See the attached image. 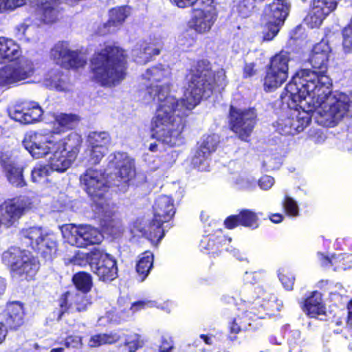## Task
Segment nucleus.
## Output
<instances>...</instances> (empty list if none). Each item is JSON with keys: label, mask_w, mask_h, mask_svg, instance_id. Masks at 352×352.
<instances>
[{"label": "nucleus", "mask_w": 352, "mask_h": 352, "mask_svg": "<svg viewBox=\"0 0 352 352\" xmlns=\"http://www.w3.org/2000/svg\"><path fill=\"white\" fill-rule=\"evenodd\" d=\"M80 182L84 190L94 199V208L97 202L107 200L103 197L109 186L103 170L93 167L87 168L80 175Z\"/></svg>", "instance_id": "1a4fd4ad"}, {"label": "nucleus", "mask_w": 352, "mask_h": 352, "mask_svg": "<svg viewBox=\"0 0 352 352\" xmlns=\"http://www.w3.org/2000/svg\"><path fill=\"white\" fill-rule=\"evenodd\" d=\"M54 118V131L52 133L55 135L74 128L80 120L77 115L72 113H57Z\"/></svg>", "instance_id": "7c9ffc66"}, {"label": "nucleus", "mask_w": 352, "mask_h": 352, "mask_svg": "<svg viewBox=\"0 0 352 352\" xmlns=\"http://www.w3.org/2000/svg\"><path fill=\"white\" fill-rule=\"evenodd\" d=\"M255 65L254 63H246L243 69V75L245 77H250L255 74Z\"/></svg>", "instance_id": "69168bd1"}, {"label": "nucleus", "mask_w": 352, "mask_h": 352, "mask_svg": "<svg viewBox=\"0 0 352 352\" xmlns=\"http://www.w3.org/2000/svg\"><path fill=\"white\" fill-rule=\"evenodd\" d=\"M256 117L257 114L254 108L240 109L231 107L230 129L241 140L248 141L256 124Z\"/></svg>", "instance_id": "ddd939ff"}, {"label": "nucleus", "mask_w": 352, "mask_h": 352, "mask_svg": "<svg viewBox=\"0 0 352 352\" xmlns=\"http://www.w3.org/2000/svg\"><path fill=\"white\" fill-rule=\"evenodd\" d=\"M289 344L295 348L296 346L300 345L301 343V333L298 330H294L291 332L290 337L288 340Z\"/></svg>", "instance_id": "680f3d73"}, {"label": "nucleus", "mask_w": 352, "mask_h": 352, "mask_svg": "<svg viewBox=\"0 0 352 352\" xmlns=\"http://www.w3.org/2000/svg\"><path fill=\"white\" fill-rule=\"evenodd\" d=\"M217 19V12L213 0H199L188 22L189 28L199 34L208 32Z\"/></svg>", "instance_id": "9d476101"}, {"label": "nucleus", "mask_w": 352, "mask_h": 352, "mask_svg": "<svg viewBox=\"0 0 352 352\" xmlns=\"http://www.w3.org/2000/svg\"><path fill=\"white\" fill-rule=\"evenodd\" d=\"M34 73V63L28 59L0 68V87H9L32 77Z\"/></svg>", "instance_id": "4468645a"}, {"label": "nucleus", "mask_w": 352, "mask_h": 352, "mask_svg": "<svg viewBox=\"0 0 352 352\" xmlns=\"http://www.w3.org/2000/svg\"><path fill=\"white\" fill-rule=\"evenodd\" d=\"M57 142L58 138L54 133L41 131H30L23 140L25 148L35 159L44 157L51 153Z\"/></svg>", "instance_id": "9b49d317"}, {"label": "nucleus", "mask_w": 352, "mask_h": 352, "mask_svg": "<svg viewBox=\"0 0 352 352\" xmlns=\"http://www.w3.org/2000/svg\"><path fill=\"white\" fill-rule=\"evenodd\" d=\"M72 280L77 289L84 294L88 292L92 286L91 277L88 273H77L73 276Z\"/></svg>", "instance_id": "de8ad7c7"}, {"label": "nucleus", "mask_w": 352, "mask_h": 352, "mask_svg": "<svg viewBox=\"0 0 352 352\" xmlns=\"http://www.w3.org/2000/svg\"><path fill=\"white\" fill-rule=\"evenodd\" d=\"M6 2V11H12L23 6L25 3V0H7Z\"/></svg>", "instance_id": "e2e57ef3"}, {"label": "nucleus", "mask_w": 352, "mask_h": 352, "mask_svg": "<svg viewBox=\"0 0 352 352\" xmlns=\"http://www.w3.org/2000/svg\"><path fill=\"white\" fill-rule=\"evenodd\" d=\"M279 279L287 290H292L294 283V278L289 274H279Z\"/></svg>", "instance_id": "052dcab7"}, {"label": "nucleus", "mask_w": 352, "mask_h": 352, "mask_svg": "<svg viewBox=\"0 0 352 352\" xmlns=\"http://www.w3.org/2000/svg\"><path fill=\"white\" fill-rule=\"evenodd\" d=\"M88 148H107L111 143V137L106 131H92L87 136Z\"/></svg>", "instance_id": "4c0bfd02"}, {"label": "nucleus", "mask_w": 352, "mask_h": 352, "mask_svg": "<svg viewBox=\"0 0 352 352\" xmlns=\"http://www.w3.org/2000/svg\"><path fill=\"white\" fill-rule=\"evenodd\" d=\"M209 156L198 148L192 157L191 163L199 170H208Z\"/></svg>", "instance_id": "3c124183"}, {"label": "nucleus", "mask_w": 352, "mask_h": 352, "mask_svg": "<svg viewBox=\"0 0 352 352\" xmlns=\"http://www.w3.org/2000/svg\"><path fill=\"white\" fill-rule=\"evenodd\" d=\"M194 42V38L187 32L179 34L177 39V45L182 50L190 47L193 45Z\"/></svg>", "instance_id": "4d7b16f0"}, {"label": "nucleus", "mask_w": 352, "mask_h": 352, "mask_svg": "<svg viewBox=\"0 0 352 352\" xmlns=\"http://www.w3.org/2000/svg\"><path fill=\"white\" fill-rule=\"evenodd\" d=\"M322 3L314 2V6L309 15L306 17V21L308 25L311 28H317L320 26L324 19L332 12V5L330 4L329 8L322 7Z\"/></svg>", "instance_id": "f704fd0d"}, {"label": "nucleus", "mask_w": 352, "mask_h": 352, "mask_svg": "<svg viewBox=\"0 0 352 352\" xmlns=\"http://www.w3.org/2000/svg\"><path fill=\"white\" fill-rule=\"evenodd\" d=\"M50 56L56 64L66 69L81 67L87 62L82 54L72 50L66 42L56 43L51 50Z\"/></svg>", "instance_id": "dca6fc26"}, {"label": "nucleus", "mask_w": 352, "mask_h": 352, "mask_svg": "<svg viewBox=\"0 0 352 352\" xmlns=\"http://www.w3.org/2000/svg\"><path fill=\"white\" fill-rule=\"evenodd\" d=\"M256 181L248 175L239 176L236 178L235 184L239 188L245 190H251L256 186Z\"/></svg>", "instance_id": "5fc2aeb1"}, {"label": "nucleus", "mask_w": 352, "mask_h": 352, "mask_svg": "<svg viewBox=\"0 0 352 352\" xmlns=\"http://www.w3.org/2000/svg\"><path fill=\"white\" fill-rule=\"evenodd\" d=\"M157 307L156 302L152 300H140L133 303L127 302L123 307L119 306L118 308L106 314V317L109 322L120 323L129 319L137 311L146 307Z\"/></svg>", "instance_id": "412c9836"}, {"label": "nucleus", "mask_w": 352, "mask_h": 352, "mask_svg": "<svg viewBox=\"0 0 352 352\" xmlns=\"http://www.w3.org/2000/svg\"><path fill=\"white\" fill-rule=\"evenodd\" d=\"M43 110L36 102L16 105L9 111L10 118L20 123L28 124L38 121L43 114Z\"/></svg>", "instance_id": "4be33fe9"}, {"label": "nucleus", "mask_w": 352, "mask_h": 352, "mask_svg": "<svg viewBox=\"0 0 352 352\" xmlns=\"http://www.w3.org/2000/svg\"><path fill=\"white\" fill-rule=\"evenodd\" d=\"M173 349L172 340L163 338L159 348V352H171Z\"/></svg>", "instance_id": "0e129e2a"}, {"label": "nucleus", "mask_w": 352, "mask_h": 352, "mask_svg": "<svg viewBox=\"0 0 352 352\" xmlns=\"http://www.w3.org/2000/svg\"><path fill=\"white\" fill-rule=\"evenodd\" d=\"M59 308L54 311L56 319L60 320L65 313L85 311L91 305L86 294L77 291H68L63 294L58 300Z\"/></svg>", "instance_id": "6ab92c4d"}, {"label": "nucleus", "mask_w": 352, "mask_h": 352, "mask_svg": "<svg viewBox=\"0 0 352 352\" xmlns=\"http://www.w3.org/2000/svg\"><path fill=\"white\" fill-rule=\"evenodd\" d=\"M154 221L158 225L170 221L175 213L173 199L167 195L158 196L153 205Z\"/></svg>", "instance_id": "5701e85b"}, {"label": "nucleus", "mask_w": 352, "mask_h": 352, "mask_svg": "<svg viewBox=\"0 0 352 352\" xmlns=\"http://www.w3.org/2000/svg\"><path fill=\"white\" fill-rule=\"evenodd\" d=\"M3 262L9 265L14 276L32 279L39 268L38 261L30 253L13 248L3 252Z\"/></svg>", "instance_id": "423d86ee"}, {"label": "nucleus", "mask_w": 352, "mask_h": 352, "mask_svg": "<svg viewBox=\"0 0 352 352\" xmlns=\"http://www.w3.org/2000/svg\"><path fill=\"white\" fill-rule=\"evenodd\" d=\"M50 172L47 164L37 163L31 170V181L37 185H45L49 182Z\"/></svg>", "instance_id": "a19ab883"}, {"label": "nucleus", "mask_w": 352, "mask_h": 352, "mask_svg": "<svg viewBox=\"0 0 352 352\" xmlns=\"http://www.w3.org/2000/svg\"><path fill=\"white\" fill-rule=\"evenodd\" d=\"M318 256L324 266H327L329 263L333 265H336L337 262H342L341 265L336 266V270L342 269L345 270L346 269L352 268V254L347 255L346 256H342V258H340L341 256H339L337 258H329V257L325 256L324 254L318 253Z\"/></svg>", "instance_id": "a18cd8bd"}, {"label": "nucleus", "mask_w": 352, "mask_h": 352, "mask_svg": "<svg viewBox=\"0 0 352 352\" xmlns=\"http://www.w3.org/2000/svg\"><path fill=\"white\" fill-rule=\"evenodd\" d=\"M258 218L256 214L250 210H243L239 214L231 215L224 221L226 227L233 229L238 226L256 228L258 226Z\"/></svg>", "instance_id": "b1692460"}, {"label": "nucleus", "mask_w": 352, "mask_h": 352, "mask_svg": "<svg viewBox=\"0 0 352 352\" xmlns=\"http://www.w3.org/2000/svg\"><path fill=\"white\" fill-rule=\"evenodd\" d=\"M289 60V54L287 52L281 51L272 58L270 68L288 74Z\"/></svg>", "instance_id": "c03bdc74"}, {"label": "nucleus", "mask_w": 352, "mask_h": 352, "mask_svg": "<svg viewBox=\"0 0 352 352\" xmlns=\"http://www.w3.org/2000/svg\"><path fill=\"white\" fill-rule=\"evenodd\" d=\"M173 3L176 4L179 8H185L188 6L192 5L194 3H197V0H170Z\"/></svg>", "instance_id": "338daca9"}, {"label": "nucleus", "mask_w": 352, "mask_h": 352, "mask_svg": "<svg viewBox=\"0 0 352 352\" xmlns=\"http://www.w3.org/2000/svg\"><path fill=\"white\" fill-rule=\"evenodd\" d=\"M265 294L263 288L259 286L248 285L243 287L240 294V313L230 324L231 333L237 334L242 331L248 330L252 322L261 317V311L272 307V302L270 300L265 303V300L263 297Z\"/></svg>", "instance_id": "20e7f679"}, {"label": "nucleus", "mask_w": 352, "mask_h": 352, "mask_svg": "<svg viewBox=\"0 0 352 352\" xmlns=\"http://www.w3.org/2000/svg\"><path fill=\"white\" fill-rule=\"evenodd\" d=\"M283 206L288 215L291 217H297L298 215V206L293 198L288 195H285L283 202Z\"/></svg>", "instance_id": "864d4df0"}, {"label": "nucleus", "mask_w": 352, "mask_h": 352, "mask_svg": "<svg viewBox=\"0 0 352 352\" xmlns=\"http://www.w3.org/2000/svg\"><path fill=\"white\" fill-rule=\"evenodd\" d=\"M94 248L89 252L76 251L73 256H68L65 258L64 261L66 265H74L80 267H85L89 265L91 267V262L94 261L93 253Z\"/></svg>", "instance_id": "ea45409f"}, {"label": "nucleus", "mask_w": 352, "mask_h": 352, "mask_svg": "<svg viewBox=\"0 0 352 352\" xmlns=\"http://www.w3.org/2000/svg\"><path fill=\"white\" fill-rule=\"evenodd\" d=\"M21 55V47L14 40L0 37V64L14 61Z\"/></svg>", "instance_id": "c85d7f7f"}, {"label": "nucleus", "mask_w": 352, "mask_h": 352, "mask_svg": "<svg viewBox=\"0 0 352 352\" xmlns=\"http://www.w3.org/2000/svg\"><path fill=\"white\" fill-rule=\"evenodd\" d=\"M61 232L68 243L78 248L98 244L103 239L100 231L90 225L67 224L62 226Z\"/></svg>", "instance_id": "6e6552de"}, {"label": "nucleus", "mask_w": 352, "mask_h": 352, "mask_svg": "<svg viewBox=\"0 0 352 352\" xmlns=\"http://www.w3.org/2000/svg\"><path fill=\"white\" fill-rule=\"evenodd\" d=\"M43 85L50 89L66 92L70 90L71 85L65 76L58 69H52L45 76Z\"/></svg>", "instance_id": "393cba45"}, {"label": "nucleus", "mask_w": 352, "mask_h": 352, "mask_svg": "<svg viewBox=\"0 0 352 352\" xmlns=\"http://www.w3.org/2000/svg\"><path fill=\"white\" fill-rule=\"evenodd\" d=\"M144 342L142 336L135 333L127 334L124 338V345L129 352H135L143 346Z\"/></svg>", "instance_id": "8fccbe9b"}, {"label": "nucleus", "mask_w": 352, "mask_h": 352, "mask_svg": "<svg viewBox=\"0 0 352 352\" xmlns=\"http://www.w3.org/2000/svg\"><path fill=\"white\" fill-rule=\"evenodd\" d=\"M108 160L109 166L118 170L117 177L120 183L116 185L122 186L121 190L125 191L126 187L131 184L135 177L134 160L126 153L117 152L109 155Z\"/></svg>", "instance_id": "2eb2a0df"}, {"label": "nucleus", "mask_w": 352, "mask_h": 352, "mask_svg": "<svg viewBox=\"0 0 352 352\" xmlns=\"http://www.w3.org/2000/svg\"><path fill=\"white\" fill-rule=\"evenodd\" d=\"M6 322L11 329H17L24 323V310L19 302H12L7 305Z\"/></svg>", "instance_id": "c756f323"}, {"label": "nucleus", "mask_w": 352, "mask_h": 352, "mask_svg": "<svg viewBox=\"0 0 352 352\" xmlns=\"http://www.w3.org/2000/svg\"><path fill=\"white\" fill-rule=\"evenodd\" d=\"M342 48L345 54L352 53V29L345 28L342 32Z\"/></svg>", "instance_id": "6e6d98bb"}, {"label": "nucleus", "mask_w": 352, "mask_h": 352, "mask_svg": "<svg viewBox=\"0 0 352 352\" xmlns=\"http://www.w3.org/2000/svg\"><path fill=\"white\" fill-rule=\"evenodd\" d=\"M91 65L94 79L102 86H116L125 78L126 55L117 46L107 45L96 53Z\"/></svg>", "instance_id": "7ed1b4c3"}, {"label": "nucleus", "mask_w": 352, "mask_h": 352, "mask_svg": "<svg viewBox=\"0 0 352 352\" xmlns=\"http://www.w3.org/2000/svg\"><path fill=\"white\" fill-rule=\"evenodd\" d=\"M100 219L104 230L112 236H117L123 231L122 223L116 214V206L109 200L97 202L94 208Z\"/></svg>", "instance_id": "f3484780"}, {"label": "nucleus", "mask_w": 352, "mask_h": 352, "mask_svg": "<svg viewBox=\"0 0 352 352\" xmlns=\"http://www.w3.org/2000/svg\"><path fill=\"white\" fill-rule=\"evenodd\" d=\"M28 202L25 199H12L0 205L1 224L6 228L15 226L19 219L28 208Z\"/></svg>", "instance_id": "aec40b11"}, {"label": "nucleus", "mask_w": 352, "mask_h": 352, "mask_svg": "<svg viewBox=\"0 0 352 352\" xmlns=\"http://www.w3.org/2000/svg\"><path fill=\"white\" fill-rule=\"evenodd\" d=\"M65 345L67 348L79 349L82 346V339L80 336H68L65 339Z\"/></svg>", "instance_id": "13d9d810"}, {"label": "nucleus", "mask_w": 352, "mask_h": 352, "mask_svg": "<svg viewBox=\"0 0 352 352\" xmlns=\"http://www.w3.org/2000/svg\"><path fill=\"white\" fill-rule=\"evenodd\" d=\"M30 21V19H27L23 23L17 25L15 27L16 36L25 42L36 43L39 41V36L38 34L32 35V32H34V28L30 26L28 22Z\"/></svg>", "instance_id": "58836bf2"}, {"label": "nucleus", "mask_w": 352, "mask_h": 352, "mask_svg": "<svg viewBox=\"0 0 352 352\" xmlns=\"http://www.w3.org/2000/svg\"><path fill=\"white\" fill-rule=\"evenodd\" d=\"M285 91L281 96L283 102H288L291 100L294 103L299 102L300 107L303 108V109L301 111L296 109L294 110L290 116L278 119L275 127L276 130L279 133L285 135H294L302 131L311 122V117H314L316 119L318 124L324 126H333L340 121L336 120L331 125H325L320 123L318 120L319 114L317 113V111L320 109L319 106L315 107L309 104L308 103H306L304 98H300V100L296 101L287 94L288 93L286 91V88L285 89Z\"/></svg>", "instance_id": "39448f33"}, {"label": "nucleus", "mask_w": 352, "mask_h": 352, "mask_svg": "<svg viewBox=\"0 0 352 352\" xmlns=\"http://www.w3.org/2000/svg\"><path fill=\"white\" fill-rule=\"evenodd\" d=\"M219 142V138L216 134L204 135L199 149L206 155H210L215 151Z\"/></svg>", "instance_id": "09e8293b"}, {"label": "nucleus", "mask_w": 352, "mask_h": 352, "mask_svg": "<svg viewBox=\"0 0 352 352\" xmlns=\"http://www.w3.org/2000/svg\"><path fill=\"white\" fill-rule=\"evenodd\" d=\"M170 69L162 65L148 68L142 74L146 87L144 100L145 103H158L156 114L151 120L152 137L175 146L182 142V116L185 111L195 108L204 96L208 97L214 85H223L225 73L221 70L214 74L208 62H198L180 102L170 91Z\"/></svg>", "instance_id": "f257e3e1"}, {"label": "nucleus", "mask_w": 352, "mask_h": 352, "mask_svg": "<svg viewBox=\"0 0 352 352\" xmlns=\"http://www.w3.org/2000/svg\"><path fill=\"white\" fill-rule=\"evenodd\" d=\"M259 187L265 190H267L274 184V179L269 175L263 176L258 181Z\"/></svg>", "instance_id": "bf43d9fd"}, {"label": "nucleus", "mask_w": 352, "mask_h": 352, "mask_svg": "<svg viewBox=\"0 0 352 352\" xmlns=\"http://www.w3.org/2000/svg\"><path fill=\"white\" fill-rule=\"evenodd\" d=\"M288 77L287 73H283L274 70L269 67L264 80V87L265 90L271 91L277 89L285 82Z\"/></svg>", "instance_id": "c9c22d12"}, {"label": "nucleus", "mask_w": 352, "mask_h": 352, "mask_svg": "<svg viewBox=\"0 0 352 352\" xmlns=\"http://www.w3.org/2000/svg\"><path fill=\"white\" fill-rule=\"evenodd\" d=\"M331 48L328 42L322 40L316 44L309 57L314 69H303L296 73L286 85L288 96L298 101L304 98L306 103L320 107L318 122L331 125L341 120L348 113L352 115V96L343 93L331 94V80L326 74Z\"/></svg>", "instance_id": "f03ea898"}, {"label": "nucleus", "mask_w": 352, "mask_h": 352, "mask_svg": "<svg viewBox=\"0 0 352 352\" xmlns=\"http://www.w3.org/2000/svg\"><path fill=\"white\" fill-rule=\"evenodd\" d=\"M163 45L164 43L160 38L157 39L155 42L143 45L144 56H138V50H133L132 55L134 60L140 64L147 63L152 56L160 54Z\"/></svg>", "instance_id": "473e14b6"}, {"label": "nucleus", "mask_w": 352, "mask_h": 352, "mask_svg": "<svg viewBox=\"0 0 352 352\" xmlns=\"http://www.w3.org/2000/svg\"><path fill=\"white\" fill-rule=\"evenodd\" d=\"M304 310L311 318L323 319L326 316V307L322 298V294L314 292L305 301Z\"/></svg>", "instance_id": "cd10ccee"}, {"label": "nucleus", "mask_w": 352, "mask_h": 352, "mask_svg": "<svg viewBox=\"0 0 352 352\" xmlns=\"http://www.w3.org/2000/svg\"><path fill=\"white\" fill-rule=\"evenodd\" d=\"M108 152L107 148H88L87 153L89 156V162L92 164H99L102 158L106 155Z\"/></svg>", "instance_id": "603ef678"}, {"label": "nucleus", "mask_w": 352, "mask_h": 352, "mask_svg": "<svg viewBox=\"0 0 352 352\" xmlns=\"http://www.w3.org/2000/svg\"><path fill=\"white\" fill-rule=\"evenodd\" d=\"M94 261L91 269L100 280L111 281L117 276L118 269L115 259L102 249L95 248L93 253Z\"/></svg>", "instance_id": "a211bd4d"}, {"label": "nucleus", "mask_w": 352, "mask_h": 352, "mask_svg": "<svg viewBox=\"0 0 352 352\" xmlns=\"http://www.w3.org/2000/svg\"><path fill=\"white\" fill-rule=\"evenodd\" d=\"M161 226L162 225H158L157 222L154 221L153 219L148 226L144 228L143 234L152 242L156 241L158 243L164 235V232Z\"/></svg>", "instance_id": "49530a36"}, {"label": "nucleus", "mask_w": 352, "mask_h": 352, "mask_svg": "<svg viewBox=\"0 0 352 352\" xmlns=\"http://www.w3.org/2000/svg\"><path fill=\"white\" fill-rule=\"evenodd\" d=\"M130 14V8L126 6L118 7L113 8L109 12V19L107 23L104 25L107 28V31L104 30L101 32L106 34L107 32L114 30V28L121 25L125 19Z\"/></svg>", "instance_id": "2f4dec72"}, {"label": "nucleus", "mask_w": 352, "mask_h": 352, "mask_svg": "<svg viewBox=\"0 0 352 352\" xmlns=\"http://www.w3.org/2000/svg\"><path fill=\"white\" fill-rule=\"evenodd\" d=\"M288 77L287 73H283L274 70L269 67L264 80V87L265 90L271 91L277 89L285 82Z\"/></svg>", "instance_id": "e433bc0d"}, {"label": "nucleus", "mask_w": 352, "mask_h": 352, "mask_svg": "<svg viewBox=\"0 0 352 352\" xmlns=\"http://www.w3.org/2000/svg\"><path fill=\"white\" fill-rule=\"evenodd\" d=\"M23 242L41 253L46 259L52 258L57 250V239L53 233H48L41 227L32 226L21 231Z\"/></svg>", "instance_id": "0eeeda50"}, {"label": "nucleus", "mask_w": 352, "mask_h": 352, "mask_svg": "<svg viewBox=\"0 0 352 352\" xmlns=\"http://www.w3.org/2000/svg\"><path fill=\"white\" fill-rule=\"evenodd\" d=\"M56 146L55 149L51 153L52 155L49 159V167L51 170L63 173L71 166L76 158L72 157L68 152Z\"/></svg>", "instance_id": "bb28decb"}, {"label": "nucleus", "mask_w": 352, "mask_h": 352, "mask_svg": "<svg viewBox=\"0 0 352 352\" xmlns=\"http://www.w3.org/2000/svg\"><path fill=\"white\" fill-rule=\"evenodd\" d=\"M289 6L285 0H274L265 9L266 32L264 41H272L278 33L289 14Z\"/></svg>", "instance_id": "f8f14e48"}, {"label": "nucleus", "mask_w": 352, "mask_h": 352, "mask_svg": "<svg viewBox=\"0 0 352 352\" xmlns=\"http://www.w3.org/2000/svg\"><path fill=\"white\" fill-rule=\"evenodd\" d=\"M314 141L317 144H320L325 140L326 136L324 133L320 130L317 131L316 133V135L313 136L311 134L310 135Z\"/></svg>", "instance_id": "774afa93"}, {"label": "nucleus", "mask_w": 352, "mask_h": 352, "mask_svg": "<svg viewBox=\"0 0 352 352\" xmlns=\"http://www.w3.org/2000/svg\"><path fill=\"white\" fill-rule=\"evenodd\" d=\"M120 338V336L116 332L96 334L91 337L89 346L98 347L104 344H112L119 341Z\"/></svg>", "instance_id": "37998d69"}, {"label": "nucleus", "mask_w": 352, "mask_h": 352, "mask_svg": "<svg viewBox=\"0 0 352 352\" xmlns=\"http://www.w3.org/2000/svg\"><path fill=\"white\" fill-rule=\"evenodd\" d=\"M1 164L10 184L15 187H23L26 185L23 175V167L16 165L11 159L3 156L1 157Z\"/></svg>", "instance_id": "a878e982"}, {"label": "nucleus", "mask_w": 352, "mask_h": 352, "mask_svg": "<svg viewBox=\"0 0 352 352\" xmlns=\"http://www.w3.org/2000/svg\"><path fill=\"white\" fill-rule=\"evenodd\" d=\"M153 255L151 252H145L140 256L136 265V271L140 280H145L153 267Z\"/></svg>", "instance_id": "79ce46f5"}, {"label": "nucleus", "mask_w": 352, "mask_h": 352, "mask_svg": "<svg viewBox=\"0 0 352 352\" xmlns=\"http://www.w3.org/2000/svg\"><path fill=\"white\" fill-rule=\"evenodd\" d=\"M82 140L77 133H71L65 138L60 140L58 138L57 145L58 147L71 155L72 157L76 158L79 152Z\"/></svg>", "instance_id": "72a5a7b5"}]
</instances>
